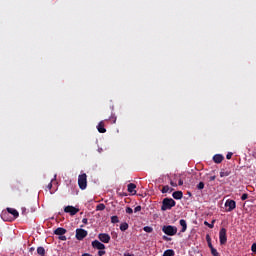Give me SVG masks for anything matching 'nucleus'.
Listing matches in <instances>:
<instances>
[{
	"label": "nucleus",
	"instance_id": "f257e3e1",
	"mask_svg": "<svg viewBox=\"0 0 256 256\" xmlns=\"http://www.w3.org/2000/svg\"><path fill=\"white\" fill-rule=\"evenodd\" d=\"M177 205V202L173 198H164L162 201L161 211H168L173 209Z\"/></svg>",
	"mask_w": 256,
	"mask_h": 256
},
{
	"label": "nucleus",
	"instance_id": "f03ea898",
	"mask_svg": "<svg viewBox=\"0 0 256 256\" xmlns=\"http://www.w3.org/2000/svg\"><path fill=\"white\" fill-rule=\"evenodd\" d=\"M162 231L165 235L173 237V235H177V226L164 225Z\"/></svg>",
	"mask_w": 256,
	"mask_h": 256
},
{
	"label": "nucleus",
	"instance_id": "7ed1b4c3",
	"mask_svg": "<svg viewBox=\"0 0 256 256\" xmlns=\"http://www.w3.org/2000/svg\"><path fill=\"white\" fill-rule=\"evenodd\" d=\"M78 185L80 189H87V174H81L78 176Z\"/></svg>",
	"mask_w": 256,
	"mask_h": 256
},
{
	"label": "nucleus",
	"instance_id": "20e7f679",
	"mask_svg": "<svg viewBox=\"0 0 256 256\" xmlns=\"http://www.w3.org/2000/svg\"><path fill=\"white\" fill-rule=\"evenodd\" d=\"M220 245H225L227 243V229L221 228L219 231Z\"/></svg>",
	"mask_w": 256,
	"mask_h": 256
},
{
	"label": "nucleus",
	"instance_id": "39448f33",
	"mask_svg": "<svg viewBox=\"0 0 256 256\" xmlns=\"http://www.w3.org/2000/svg\"><path fill=\"white\" fill-rule=\"evenodd\" d=\"M89 233L85 229L78 228L76 229V239L78 241H83L85 237H87Z\"/></svg>",
	"mask_w": 256,
	"mask_h": 256
},
{
	"label": "nucleus",
	"instance_id": "423d86ee",
	"mask_svg": "<svg viewBox=\"0 0 256 256\" xmlns=\"http://www.w3.org/2000/svg\"><path fill=\"white\" fill-rule=\"evenodd\" d=\"M225 207H227V212L230 213L231 211H233L235 209V207H237V203L234 200L228 199L225 202Z\"/></svg>",
	"mask_w": 256,
	"mask_h": 256
},
{
	"label": "nucleus",
	"instance_id": "0eeeda50",
	"mask_svg": "<svg viewBox=\"0 0 256 256\" xmlns=\"http://www.w3.org/2000/svg\"><path fill=\"white\" fill-rule=\"evenodd\" d=\"M98 239L101 243H109V241H111V236L107 233H100Z\"/></svg>",
	"mask_w": 256,
	"mask_h": 256
},
{
	"label": "nucleus",
	"instance_id": "6e6552de",
	"mask_svg": "<svg viewBox=\"0 0 256 256\" xmlns=\"http://www.w3.org/2000/svg\"><path fill=\"white\" fill-rule=\"evenodd\" d=\"M64 212L65 213H69L70 215H77V213H79V209L78 208H75L73 206H66L64 208Z\"/></svg>",
	"mask_w": 256,
	"mask_h": 256
},
{
	"label": "nucleus",
	"instance_id": "1a4fd4ad",
	"mask_svg": "<svg viewBox=\"0 0 256 256\" xmlns=\"http://www.w3.org/2000/svg\"><path fill=\"white\" fill-rule=\"evenodd\" d=\"M92 247L94 249H98L99 251H102L105 249V244L101 243L99 240L92 241Z\"/></svg>",
	"mask_w": 256,
	"mask_h": 256
},
{
	"label": "nucleus",
	"instance_id": "9d476101",
	"mask_svg": "<svg viewBox=\"0 0 256 256\" xmlns=\"http://www.w3.org/2000/svg\"><path fill=\"white\" fill-rule=\"evenodd\" d=\"M97 130L99 133H107V129H105V122L100 121L99 124L97 125Z\"/></svg>",
	"mask_w": 256,
	"mask_h": 256
},
{
	"label": "nucleus",
	"instance_id": "9b49d317",
	"mask_svg": "<svg viewBox=\"0 0 256 256\" xmlns=\"http://www.w3.org/2000/svg\"><path fill=\"white\" fill-rule=\"evenodd\" d=\"M8 215H13L14 219H17L19 217V212L15 210V208H7Z\"/></svg>",
	"mask_w": 256,
	"mask_h": 256
},
{
	"label": "nucleus",
	"instance_id": "f8f14e48",
	"mask_svg": "<svg viewBox=\"0 0 256 256\" xmlns=\"http://www.w3.org/2000/svg\"><path fill=\"white\" fill-rule=\"evenodd\" d=\"M223 159H225V157H223L221 154H216L213 156L214 163H222Z\"/></svg>",
	"mask_w": 256,
	"mask_h": 256
},
{
	"label": "nucleus",
	"instance_id": "ddd939ff",
	"mask_svg": "<svg viewBox=\"0 0 256 256\" xmlns=\"http://www.w3.org/2000/svg\"><path fill=\"white\" fill-rule=\"evenodd\" d=\"M128 193H132V195H135V193H137V191H135V189H137V185L130 183L128 184Z\"/></svg>",
	"mask_w": 256,
	"mask_h": 256
},
{
	"label": "nucleus",
	"instance_id": "4468645a",
	"mask_svg": "<svg viewBox=\"0 0 256 256\" xmlns=\"http://www.w3.org/2000/svg\"><path fill=\"white\" fill-rule=\"evenodd\" d=\"M65 233H67V229L59 227L56 230H54V235H65Z\"/></svg>",
	"mask_w": 256,
	"mask_h": 256
},
{
	"label": "nucleus",
	"instance_id": "2eb2a0df",
	"mask_svg": "<svg viewBox=\"0 0 256 256\" xmlns=\"http://www.w3.org/2000/svg\"><path fill=\"white\" fill-rule=\"evenodd\" d=\"M179 223L182 226L180 233H185V231H187V221L185 219H181Z\"/></svg>",
	"mask_w": 256,
	"mask_h": 256
},
{
	"label": "nucleus",
	"instance_id": "dca6fc26",
	"mask_svg": "<svg viewBox=\"0 0 256 256\" xmlns=\"http://www.w3.org/2000/svg\"><path fill=\"white\" fill-rule=\"evenodd\" d=\"M173 199L179 200V199H183V192L182 191H175L172 194Z\"/></svg>",
	"mask_w": 256,
	"mask_h": 256
},
{
	"label": "nucleus",
	"instance_id": "f3484780",
	"mask_svg": "<svg viewBox=\"0 0 256 256\" xmlns=\"http://www.w3.org/2000/svg\"><path fill=\"white\" fill-rule=\"evenodd\" d=\"M229 175H231L230 169H222L220 171V177H229Z\"/></svg>",
	"mask_w": 256,
	"mask_h": 256
},
{
	"label": "nucleus",
	"instance_id": "a211bd4d",
	"mask_svg": "<svg viewBox=\"0 0 256 256\" xmlns=\"http://www.w3.org/2000/svg\"><path fill=\"white\" fill-rule=\"evenodd\" d=\"M1 219H3V221H11V219L9 218V213L7 211H3L1 213Z\"/></svg>",
	"mask_w": 256,
	"mask_h": 256
},
{
	"label": "nucleus",
	"instance_id": "6ab92c4d",
	"mask_svg": "<svg viewBox=\"0 0 256 256\" xmlns=\"http://www.w3.org/2000/svg\"><path fill=\"white\" fill-rule=\"evenodd\" d=\"M163 256H175V251L173 249H168L164 251Z\"/></svg>",
	"mask_w": 256,
	"mask_h": 256
},
{
	"label": "nucleus",
	"instance_id": "aec40b11",
	"mask_svg": "<svg viewBox=\"0 0 256 256\" xmlns=\"http://www.w3.org/2000/svg\"><path fill=\"white\" fill-rule=\"evenodd\" d=\"M173 188L169 187L168 185L163 186L162 193H172Z\"/></svg>",
	"mask_w": 256,
	"mask_h": 256
},
{
	"label": "nucleus",
	"instance_id": "412c9836",
	"mask_svg": "<svg viewBox=\"0 0 256 256\" xmlns=\"http://www.w3.org/2000/svg\"><path fill=\"white\" fill-rule=\"evenodd\" d=\"M127 229H129V224L124 222L122 224H120V231H127Z\"/></svg>",
	"mask_w": 256,
	"mask_h": 256
},
{
	"label": "nucleus",
	"instance_id": "4be33fe9",
	"mask_svg": "<svg viewBox=\"0 0 256 256\" xmlns=\"http://www.w3.org/2000/svg\"><path fill=\"white\" fill-rule=\"evenodd\" d=\"M38 255L45 256V248L40 246L37 248Z\"/></svg>",
	"mask_w": 256,
	"mask_h": 256
},
{
	"label": "nucleus",
	"instance_id": "5701e85b",
	"mask_svg": "<svg viewBox=\"0 0 256 256\" xmlns=\"http://www.w3.org/2000/svg\"><path fill=\"white\" fill-rule=\"evenodd\" d=\"M204 225H206V227H209V229H213V227H215V220H212L211 223L205 221Z\"/></svg>",
	"mask_w": 256,
	"mask_h": 256
},
{
	"label": "nucleus",
	"instance_id": "b1692460",
	"mask_svg": "<svg viewBox=\"0 0 256 256\" xmlns=\"http://www.w3.org/2000/svg\"><path fill=\"white\" fill-rule=\"evenodd\" d=\"M96 211H105V204L101 203L96 206Z\"/></svg>",
	"mask_w": 256,
	"mask_h": 256
},
{
	"label": "nucleus",
	"instance_id": "393cba45",
	"mask_svg": "<svg viewBox=\"0 0 256 256\" xmlns=\"http://www.w3.org/2000/svg\"><path fill=\"white\" fill-rule=\"evenodd\" d=\"M143 231H145V233H153V227L145 226Z\"/></svg>",
	"mask_w": 256,
	"mask_h": 256
},
{
	"label": "nucleus",
	"instance_id": "a878e982",
	"mask_svg": "<svg viewBox=\"0 0 256 256\" xmlns=\"http://www.w3.org/2000/svg\"><path fill=\"white\" fill-rule=\"evenodd\" d=\"M197 189H199V191H201L202 189H205V183L199 182V184L197 185Z\"/></svg>",
	"mask_w": 256,
	"mask_h": 256
},
{
	"label": "nucleus",
	"instance_id": "bb28decb",
	"mask_svg": "<svg viewBox=\"0 0 256 256\" xmlns=\"http://www.w3.org/2000/svg\"><path fill=\"white\" fill-rule=\"evenodd\" d=\"M111 223H119V217H117V216H112V217H111Z\"/></svg>",
	"mask_w": 256,
	"mask_h": 256
},
{
	"label": "nucleus",
	"instance_id": "cd10ccee",
	"mask_svg": "<svg viewBox=\"0 0 256 256\" xmlns=\"http://www.w3.org/2000/svg\"><path fill=\"white\" fill-rule=\"evenodd\" d=\"M210 251H211L213 256H219V252H217V249L212 248Z\"/></svg>",
	"mask_w": 256,
	"mask_h": 256
},
{
	"label": "nucleus",
	"instance_id": "c85d7f7f",
	"mask_svg": "<svg viewBox=\"0 0 256 256\" xmlns=\"http://www.w3.org/2000/svg\"><path fill=\"white\" fill-rule=\"evenodd\" d=\"M249 198V194H247V193H244V194H242V196H241V200L242 201H246V199H248Z\"/></svg>",
	"mask_w": 256,
	"mask_h": 256
},
{
	"label": "nucleus",
	"instance_id": "c756f323",
	"mask_svg": "<svg viewBox=\"0 0 256 256\" xmlns=\"http://www.w3.org/2000/svg\"><path fill=\"white\" fill-rule=\"evenodd\" d=\"M126 213H128V215H132V213H133V208L127 207V208H126Z\"/></svg>",
	"mask_w": 256,
	"mask_h": 256
},
{
	"label": "nucleus",
	"instance_id": "7c9ffc66",
	"mask_svg": "<svg viewBox=\"0 0 256 256\" xmlns=\"http://www.w3.org/2000/svg\"><path fill=\"white\" fill-rule=\"evenodd\" d=\"M58 239H60V241H66L67 240V236H65L64 234L63 235H60L58 237Z\"/></svg>",
	"mask_w": 256,
	"mask_h": 256
},
{
	"label": "nucleus",
	"instance_id": "2f4dec72",
	"mask_svg": "<svg viewBox=\"0 0 256 256\" xmlns=\"http://www.w3.org/2000/svg\"><path fill=\"white\" fill-rule=\"evenodd\" d=\"M47 189H49V191H51V189H53V181H51V182L47 185Z\"/></svg>",
	"mask_w": 256,
	"mask_h": 256
},
{
	"label": "nucleus",
	"instance_id": "473e14b6",
	"mask_svg": "<svg viewBox=\"0 0 256 256\" xmlns=\"http://www.w3.org/2000/svg\"><path fill=\"white\" fill-rule=\"evenodd\" d=\"M139 211H141V206H136L134 208V213H139Z\"/></svg>",
	"mask_w": 256,
	"mask_h": 256
},
{
	"label": "nucleus",
	"instance_id": "72a5a7b5",
	"mask_svg": "<svg viewBox=\"0 0 256 256\" xmlns=\"http://www.w3.org/2000/svg\"><path fill=\"white\" fill-rule=\"evenodd\" d=\"M251 251H252V253H256V244L255 243L252 244Z\"/></svg>",
	"mask_w": 256,
	"mask_h": 256
},
{
	"label": "nucleus",
	"instance_id": "f704fd0d",
	"mask_svg": "<svg viewBox=\"0 0 256 256\" xmlns=\"http://www.w3.org/2000/svg\"><path fill=\"white\" fill-rule=\"evenodd\" d=\"M233 157V153L232 152H228L226 155V159H231Z\"/></svg>",
	"mask_w": 256,
	"mask_h": 256
},
{
	"label": "nucleus",
	"instance_id": "c9c22d12",
	"mask_svg": "<svg viewBox=\"0 0 256 256\" xmlns=\"http://www.w3.org/2000/svg\"><path fill=\"white\" fill-rule=\"evenodd\" d=\"M206 241L207 243H211V236L209 234L206 235Z\"/></svg>",
	"mask_w": 256,
	"mask_h": 256
},
{
	"label": "nucleus",
	"instance_id": "e433bc0d",
	"mask_svg": "<svg viewBox=\"0 0 256 256\" xmlns=\"http://www.w3.org/2000/svg\"><path fill=\"white\" fill-rule=\"evenodd\" d=\"M98 255H99V256L105 255V251H104V250H99V251H98Z\"/></svg>",
	"mask_w": 256,
	"mask_h": 256
},
{
	"label": "nucleus",
	"instance_id": "4c0bfd02",
	"mask_svg": "<svg viewBox=\"0 0 256 256\" xmlns=\"http://www.w3.org/2000/svg\"><path fill=\"white\" fill-rule=\"evenodd\" d=\"M170 185H171V187H177V183H175L173 181L170 182Z\"/></svg>",
	"mask_w": 256,
	"mask_h": 256
},
{
	"label": "nucleus",
	"instance_id": "58836bf2",
	"mask_svg": "<svg viewBox=\"0 0 256 256\" xmlns=\"http://www.w3.org/2000/svg\"><path fill=\"white\" fill-rule=\"evenodd\" d=\"M82 223H84V225H87V223H88L87 218H83V219H82Z\"/></svg>",
	"mask_w": 256,
	"mask_h": 256
},
{
	"label": "nucleus",
	"instance_id": "ea45409f",
	"mask_svg": "<svg viewBox=\"0 0 256 256\" xmlns=\"http://www.w3.org/2000/svg\"><path fill=\"white\" fill-rule=\"evenodd\" d=\"M163 240L164 241H171V238L167 237V236H163Z\"/></svg>",
	"mask_w": 256,
	"mask_h": 256
},
{
	"label": "nucleus",
	"instance_id": "a19ab883",
	"mask_svg": "<svg viewBox=\"0 0 256 256\" xmlns=\"http://www.w3.org/2000/svg\"><path fill=\"white\" fill-rule=\"evenodd\" d=\"M208 247H209L210 250L214 249L213 244L211 242H208Z\"/></svg>",
	"mask_w": 256,
	"mask_h": 256
},
{
	"label": "nucleus",
	"instance_id": "79ce46f5",
	"mask_svg": "<svg viewBox=\"0 0 256 256\" xmlns=\"http://www.w3.org/2000/svg\"><path fill=\"white\" fill-rule=\"evenodd\" d=\"M178 185H179V186L183 185V179H179Z\"/></svg>",
	"mask_w": 256,
	"mask_h": 256
},
{
	"label": "nucleus",
	"instance_id": "37998d69",
	"mask_svg": "<svg viewBox=\"0 0 256 256\" xmlns=\"http://www.w3.org/2000/svg\"><path fill=\"white\" fill-rule=\"evenodd\" d=\"M112 122H113V123H117V118L112 117Z\"/></svg>",
	"mask_w": 256,
	"mask_h": 256
},
{
	"label": "nucleus",
	"instance_id": "c03bdc74",
	"mask_svg": "<svg viewBox=\"0 0 256 256\" xmlns=\"http://www.w3.org/2000/svg\"><path fill=\"white\" fill-rule=\"evenodd\" d=\"M215 179H216V176H211L210 177V181H215Z\"/></svg>",
	"mask_w": 256,
	"mask_h": 256
},
{
	"label": "nucleus",
	"instance_id": "a18cd8bd",
	"mask_svg": "<svg viewBox=\"0 0 256 256\" xmlns=\"http://www.w3.org/2000/svg\"><path fill=\"white\" fill-rule=\"evenodd\" d=\"M124 256H135V255H133L131 253H125Z\"/></svg>",
	"mask_w": 256,
	"mask_h": 256
},
{
	"label": "nucleus",
	"instance_id": "49530a36",
	"mask_svg": "<svg viewBox=\"0 0 256 256\" xmlns=\"http://www.w3.org/2000/svg\"><path fill=\"white\" fill-rule=\"evenodd\" d=\"M82 256H91V254H89V253H84V254H82Z\"/></svg>",
	"mask_w": 256,
	"mask_h": 256
}]
</instances>
